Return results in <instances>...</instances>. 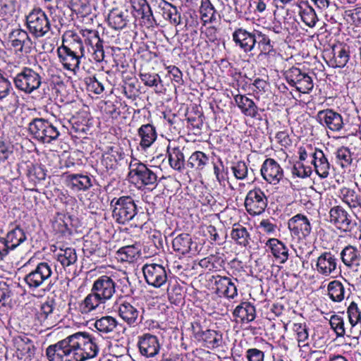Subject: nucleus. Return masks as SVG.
Segmentation results:
<instances>
[{
    "label": "nucleus",
    "mask_w": 361,
    "mask_h": 361,
    "mask_svg": "<svg viewBox=\"0 0 361 361\" xmlns=\"http://www.w3.org/2000/svg\"><path fill=\"white\" fill-rule=\"evenodd\" d=\"M99 351L94 337L78 332L49 346L47 355L49 361H85L95 357Z\"/></svg>",
    "instance_id": "obj_1"
},
{
    "label": "nucleus",
    "mask_w": 361,
    "mask_h": 361,
    "mask_svg": "<svg viewBox=\"0 0 361 361\" xmlns=\"http://www.w3.org/2000/svg\"><path fill=\"white\" fill-rule=\"evenodd\" d=\"M57 53L63 68L75 72L79 69L80 59L85 56V46L81 37L73 31L66 32Z\"/></svg>",
    "instance_id": "obj_2"
},
{
    "label": "nucleus",
    "mask_w": 361,
    "mask_h": 361,
    "mask_svg": "<svg viewBox=\"0 0 361 361\" xmlns=\"http://www.w3.org/2000/svg\"><path fill=\"white\" fill-rule=\"evenodd\" d=\"M112 217L120 224H126L133 220L137 214V205L130 196L114 197L111 201Z\"/></svg>",
    "instance_id": "obj_3"
},
{
    "label": "nucleus",
    "mask_w": 361,
    "mask_h": 361,
    "mask_svg": "<svg viewBox=\"0 0 361 361\" xmlns=\"http://www.w3.org/2000/svg\"><path fill=\"white\" fill-rule=\"evenodd\" d=\"M28 130L33 138L42 143H51L60 133L56 126L44 118H35L30 123Z\"/></svg>",
    "instance_id": "obj_4"
},
{
    "label": "nucleus",
    "mask_w": 361,
    "mask_h": 361,
    "mask_svg": "<svg viewBox=\"0 0 361 361\" xmlns=\"http://www.w3.org/2000/svg\"><path fill=\"white\" fill-rule=\"evenodd\" d=\"M27 240V233L19 225H10L4 238H0V261Z\"/></svg>",
    "instance_id": "obj_5"
},
{
    "label": "nucleus",
    "mask_w": 361,
    "mask_h": 361,
    "mask_svg": "<svg viewBox=\"0 0 361 361\" xmlns=\"http://www.w3.org/2000/svg\"><path fill=\"white\" fill-rule=\"evenodd\" d=\"M27 27L36 38L45 36L51 30L47 15L40 8L32 9L26 16Z\"/></svg>",
    "instance_id": "obj_6"
},
{
    "label": "nucleus",
    "mask_w": 361,
    "mask_h": 361,
    "mask_svg": "<svg viewBox=\"0 0 361 361\" xmlns=\"http://www.w3.org/2000/svg\"><path fill=\"white\" fill-rule=\"evenodd\" d=\"M129 178L145 186L156 187L157 185V172L145 164L134 160L129 165Z\"/></svg>",
    "instance_id": "obj_7"
},
{
    "label": "nucleus",
    "mask_w": 361,
    "mask_h": 361,
    "mask_svg": "<svg viewBox=\"0 0 361 361\" xmlns=\"http://www.w3.org/2000/svg\"><path fill=\"white\" fill-rule=\"evenodd\" d=\"M13 82L18 90L31 94L41 86L42 76L33 69L24 67L14 77Z\"/></svg>",
    "instance_id": "obj_8"
},
{
    "label": "nucleus",
    "mask_w": 361,
    "mask_h": 361,
    "mask_svg": "<svg viewBox=\"0 0 361 361\" xmlns=\"http://www.w3.org/2000/svg\"><path fill=\"white\" fill-rule=\"evenodd\" d=\"M338 259L331 251L322 252L312 263L315 272L324 278H334L338 274Z\"/></svg>",
    "instance_id": "obj_9"
},
{
    "label": "nucleus",
    "mask_w": 361,
    "mask_h": 361,
    "mask_svg": "<svg viewBox=\"0 0 361 361\" xmlns=\"http://www.w3.org/2000/svg\"><path fill=\"white\" fill-rule=\"evenodd\" d=\"M287 82L303 94H307L313 89L314 84L311 76L300 68L292 67L285 73Z\"/></svg>",
    "instance_id": "obj_10"
},
{
    "label": "nucleus",
    "mask_w": 361,
    "mask_h": 361,
    "mask_svg": "<svg viewBox=\"0 0 361 361\" xmlns=\"http://www.w3.org/2000/svg\"><path fill=\"white\" fill-rule=\"evenodd\" d=\"M59 321V314L53 300L42 303L35 314V322L44 329H49L56 326Z\"/></svg>",
    "instance_id": "obj_11"
},
{
    "label": "nucleus",
    "mask_w": 361,
    "mask_h": 361,
    "mask_svg": "<svg viewBox=\"0 0 361 361\" xmlns=\"http://www.w3.org/2000/svg\"><path fill=\"white\" fill-rule=\"evenodd\" d=\"M145 279L148 285L157 288L168 283V272L166 268L159 264H146L142 267Z\"/></svg>",
    "instance_id": "obj_12"
},
{
    "label": "nucleus",
    "mask_w": 361,
    "mask_h": 361,
    "mask_svg": "<svg viewBox=\"0 0 361 361\" xmlns=\"http://www.w3.org/2000/svg\"><path fill=\"white\" fill-rule=\"evenodd\" d=\"M267 204V197L260 188H255L247 193L245 199V207L250 215H260L264 212Z\"/></svg>",
    "instance_id": "obj_13"
},
{
    "label": "nucleus",
    "mask_w": 361,
    "mask_h": 361,
    "mask_svg": "<svg viewBox=\"0 0 361 361\" xmlns=\"http://www.w3.org/2000/svg\"><path fill=\"white\" fill-rule=\"evenodd\" d=\"M87 51L92 54L96 62H101L104 58L102 41L99 37L98 32L93 30H81L80 32Z\"/></svg>",
    "instance_id": "obj_14"
},
{
    "label": "nucleus",
    "mask_w": 361,
    "mask_h": 361,
    "mask_svg": "<svg viewBox=\"0 0 361 361\" xmlns=\"http://www.w3.org/2000/svg\"><path fill=\"white\" fill-rule=\"evenodd\" d=\"M116 274H111L109 276L102 275L94 281L91 289L104 302H106L112 298L116 293Z\"/></svg>",
    "instance_id": "obj_15"
},
{
    "label": "nucleus",
    "mask_w": 361,
    "mask_h": 361,
    "mask_svg": "<svg viewBox=\"0 0 361 361\" xmlns=\"http://www.w3.org/2000/svg\"><path fill=\"white\" fill-rule=\"evenodd\" d=\"M51 274V265L48 262H40L25 276V281L30 288L35 289L48 281Z\"/></svg>",
    "instance_id": "obj_16"
},
{
    "label": "nucleus",
    "mask_w": 361,
    "mask_h": 361,
    "mask_svg": "<svg viewBox=\"0 0 361 361\" xmlns=\"http://www.w3.org/2000/svg\"><path fill=\"white\" fill-rule=\"evenodd\" d=\"M288 227L292 238L298 240L306 239L312 231L310 220L302 214L291 217L288 221Z\"/></svg>",
    "instance_id": "obj_17"
},
{
    "label": "nucleus",
    "mask_w": 361,
    "mask_h": 361,
    "mask_svg": "<svg viewBox=\"0 0 361 361\" xmlns=\"http://www.w3.org/2000/svg\"><path fill=\"white\" fill-rule=\"evenodd\" d=\"M257 30L250 32L243 27L236 28L232 33V39L235 45L243 52H252L256 47Z\"/></svg>",
    "instance_id": "obj_18"
},
{
    "label": "nucleus",
    "mask_w": 361,
    "mask_h": 361,
    "mask_svg": "<svg viewBox=\"0 0 361 361\" xmlns=\"http://www.w3.org/2000/svg\"><path fill=\"white\" fill-rule=\"evenodd\" d=\"M114 307L118 316L130 326H136L142 322L140 310L130 302L118 301Z\"/></svg>",
    "instance_id": "obj_19"
},
{
    "label": "nucleus",
    "mask_w": 361,
    "mask_h": 361,
    "mask_svg": "<svg viewBox=\"0 0 361 361\" xmlns=\"http://www.w3.org/2000/svg\"><path fill=\"white\" fill-rule=\"evenodd\" d=\"M8 41L16 52L30 54L33 49V42L28 33L20 28L13 30L8 34Z\"/></svg>",
    "instance_id": "obj_20"
},
{
    "label": "nucleus",
    "mask_w": 361,
    "mask_h": 361,
    "mask_svg": "<svg viewBox=\"0 0 361 361\" xmlns=\"http://www.w3.org/2000/svg\"><path fill=\"white\" fill-rule=\"evenodd\" d=\"M329 214L331 223L343 232H351L356 226V223L352 220L351 216L341 206L332 207Z\"/></svg>",
    "instance_id": "obj_21"
},
{
    "label": "nucleus",
    "mask_w": 361,
    "mask_h": 361,
    "mask_svg": "<svg viewBox=\"0 0 361 361\" xmlns=\"http://www.w3.org/2000/svg\"><path fill=\"white\" fill-rule=\"evenodd\" d=\"M261 175L264 180L271 185H276L283 178V169L274 159L267 158L263 162Z\"/></svg>",
    "instance_id": "obj_22"
},
{
    "label": "nucleus",
    "mask_w": 361,
    "mask_h": 361,
    "mask_svg": "<svg viewBox=\"0 0 361 361\" xmlns=\"http://www.w3.org/2000/svg\"><path fill=\"white\" fill-rule=\"evenodd\" d=\"M338 197L357 218H361V195L358 191L342 187L338 191Z\"/></svg>",
    "instance_id": "obj_23"
},
{
    "label": "nucleus",
    "mask_w": 361,
    "mask_h": 361,
    "mask_svg": "<svg viewBox=\"0 0 361 361\" xmlns=\"http://www.w3.org/2000/svg\"><path fill=\"white\" fill-rule=\"evenodd\" d=\"M317 120L321 125L334 132L340 131L344 125L341 115L330 109L318 111Z\"/></svg>",
    "instance_id": "obj_24"
},
{
    "label": "nucleus",
    "mask_w": 361,
    "mask_h": 361,
    "mask_svg": "<svg viewBox=\"0 0 361 361\" xmlns=\"http://www.w3.org/2000/svg\"><path fill=\"white\" fill-rule=\"evenodd\" d=\"M137 345L140 354L147 358L155 357L161 348L157 336L151 334H144L139 336Z\"/></svg>",
    "instance_id": "obj_25"
},
{
    "label": "nucleus",
    "mask_w": 361,
    "mask_h": 361,
    "mask_svg": "<svg viewBox=\"0 0 361 361\" xmlns=\"http://www.w3.org/2000/svg\"><path fill=\"white\" fill-rule=\"evenodd\" d=\"M104 302L92 290L91 292L78 304V312L85 317L93 314L96 311H101L104 308Z\"/></svg>",
    "instance_id": "obj_26"
},
{
    "label": "nucleus",
    "mask_w": 361,
    "mask_h": 361,
    "mask_svg": "<svg viewBox=\"0 0 361 361\" xmlns=\"http://www.w3.org/2000/svg\"><path fill=\"white\" fill-rule=\"evenodd\" d=\"M0 104L7 109H14L18 104V96L10 81L0 75Z\"/></svg>",
    "instance_id": "obj_27"
},
{
    "label": "nucleus",
    "mask_w": 361,
    "mask_h": 361,
    "mask_svg": "<svg viewBox=\"0 0 361 361\" xmlns=\"http://www.w3.org/2000/svg\"><path fill=\"white\" fill-rule=\"evenodd\" d=\"M215 281L216 292L228 299H234L238 296L237 283L238 281L235 278L227 276H218Z\"/></svg>",
    "instance_id": "obj_28"
},
{
    "label": "nucleus",
    "mask_w": 361,
    "mask_h": 361,
    "mask_svg": "<svg viewBox=\"0 0 361 361\" xmlns=\"http://www.w3.org/2000/svg\"><path fill=\"white\" fill-rule=\"evenodd\" d=\"M340 256L343 264L349 269L357 271L361 266V252L354 245L345 246L341 250Z\"/></svg>",
    "instance_id": "obj_29"
},
{
    "label": "nucleus",
    "mask_w": 361,
    "mask_h": 361,
    "mask_svg": "<svg viewBox=\"0 0 361 361\" xmlns=\"http://www.w3.org/2000/svg\"><path fill=\"white\" fill-rule=\"evenodd\" d=\"M311 163L314 165L317 174L322 178L329 175L331 165L322 150L314 149L310 154Z\"/></svg>",
    "instance_id": "obj_30"
},
{
    "label": "nucleus",
    "mask_w": 361,
    "mask_h": 361,
    "mask_svg": "<svg viewBox=\"0 0 361 361\" xmlns=\"http://www.w3.org/2000/svg\"><path fill=\"white\" fill-rule=\"evenodd\" d=\"M173 250L181 254L186 255L190 252L195 254L198 252L196 243L192 240V238L189 234L181 233L177 235L172 242Z\"/></svg>",
    "instance_id": "obj_31"
},
{
    "label": "nucleus",
    "mask_w": 361,
    "mask_h": 361,
    "mask_svg": "<svg viewBox=\"0 0 361 361\" xmlns=\"http://www.w3.org/2000/svg\"><path fill=\"white\" fill-rule=\"evenodd\" d=\"M266 247L279 263L284 264L288 259L289 250L288 247L279 239H269L266 243Z\"/></svg>",
    "instance_id": "obj_32"
},
{
    "label": "nucleus",
    "mask_w": 361,
    "mask_h": 361,
    "mask_svg": "<svg viewBox=\"0 0 361 361\" xmlns=\"http://www.w3.org/2000/svg\"><path fill=\"white\" fill-rule=\"evenodd\" d=\"M234 101L243 115L250 118H257L259 115L258 106L246 95L237 94L234 97Z\"/></svg>",
    "instance_id": "obj_33"
},
{
    "label": "nucleus",
    "mask_w": 361,
    "mask_h": 361,
    "mask_svg": "<svg viewBox=\"0 0 361 361\" xmlns=\"http://www.w3.org/2000/svg\"><path fill=\"white\" fill-rule=\"evenodd\" d=\"M233 314L241 323H250L256 317L255 307L250 302H243L235 308Z\"/></svg>",
    "instance_id": "obj_34"
},
{
    "label": "nucleus",
    "mask_w": 361,
    "mask_h": 361,
    "mask_svg": "<svg viewBox=\"0 0 361 361\" xmlns=\"http://www.w3.org/2000/svg\"><path fill=\"white\" fill-rule=\"evenodd\" d=\"M107 21L109 27L114 30H121L124 28L128 22V11L113 8L108 15Z\"/></svg>",
    "instance_id": "obj_35"
},
{
    "label": "nucleus",
    "mask_w": 361,
    "mask_h": 361,
    "mask_svg": "<svg viewBox=\"0 0 361 361\" xmlns=\"http://www.w3.org/2000/svg\"><path fill=\"white\" fill-rule=\"evenodd\" d=\"M137 133L140 138V145L142 149L149 147L157 137L155 127L149 123L142 125L139 128Z\"/></svg>",
    "instance_id": "obj_36"
},
{
    "label": "nucleus",
    "mask_w": 361,
    "mask_h": 361,
    "mask_svg": "<svg viewBox=\"0 0 361 361\" xmlns=\"http://www.w3.org/2000/svg\"><path fill=\"white\" fill-rule=\"evenodd\" d=\"M68 186L75 191L87 190L92 185V179L87 175L68 174L67 176Z\"/></svg>",
    "instance_id": "obj_37"
},
{
    "label": "nucleus",
    "mask_w": 361,
    "mask_h": 361,
    "mask_svg": "<svg viewBox=\"0 0 361 361\" xmlns=\"http://www.w3.org/2000/svg\"><path fill=\"white\" fill-rule=\"evenodd\" d=\"M231 238L236 244L242 247H247L251 240L247 229L239 224H233L231 231Z\"/></svg>",
    "instance_id": "obj_38"
},
{
    "label": "nucleus",
    "mask_w": 361,
    "mask_h": 361,
    "mask_svg": "<svg viewBox=\"0 0 361 361\" xmlns=\"http://www.w3.org/2000/svg\"><path fill=\"white\" fill-rule=\"evenodd\" d=\"M55 257L64 268L74 264L78 259L75 250L72 247L60 248Z\"/></svg>",
    "instance_id": "obj_39"
},
{
    "label": "nucleus",
    "mask_w": 361,
    "mask_h": 361,
    "mask_svg": "<svg viewBox=\"0 0 361 361\" xmlns=\"http://www.w3.org/2000/svg\"><path fill=\"white\" fill-rule=\"evenodd\" d=\"M199 339L204 343V346L208 348H216L221 345L222 336L216 331L206 330L201 334L197 333Z\"/></svg>",
    "instance_id": "obj_40"
},
{
    "label": "nucleus",
    "mask_w": 361,
    "mask_h": 361,
    "mask_svg": "<svg viewBox=\"0 0 361 361\" xmlns=\"http://www.w3.org/2000/svg\"><path fill=\"white\" fill-rule=\"evenodd\" d=\"M256 41L259 50V56L272 55L275 53L274 45L268 35L257 30Z\"/></svg>",
    "instance_id": "obj_41"
},
{
    "label": "nucleus",
    "mask_w": 361,
    "mask_h": 361,
    "mask_svg": "<svg viewBox=\"0 0 361 361\" xmlns=\"http://www.w3.org/2000/svg\"><path fill=\"white\" fill-rule=\"evenodd\" d=\"M328 295L335 302H341L345 299V288L344 285L339 281H332L327 286Z\"/></svg>",
    "instance_id": "obj_42"
},
{
    "label": "nucleus",
    "mask_w": 361,
    "mask_h": 361,
    "mask_svg": "<svg viewBox=\"0 0 361 361\" xmlns=\"http://www.w3.org/2000/svg\"><path fill=\"white\" fill-rule=\"evenodd\" d=\"M118 325L116 319L111 316H104L94 322V327L101 334L113 332Z\"/></svg>",
    "instance_id": "obj_43"
},
{
    "label": "nucleus",
    "mask_w": 361,
    "mask_h": 361,
    "mask_svg": "<svg viewBox=\"0 0 361 361\" xmlns=\"http://www.w3.org/2000/svg\"><path fill=\"white\" fill-rule=\"evenodd\" d=\"M335 66L344 67L350 59L348 48L345 45L339 44L333 47Z\"/></svg>",
    "instance_id": "obj_44"
},
{
    "label": "nucleus",
    "mask_w": 361,
    "mask_h": 361,
    "mask_svg": "<svg viewBox=\"0 0 361 361\" xmlns=\"http://www.w3.org/2000/svg\"><path fill=\"white\" fill-rule=\"evenodd\" d=\"M209 157L201 151L193 152L188 160V165L196 170L201 171L209 163Z\"/></svg>",
    "instance_id": "obj_45"
},
{
    "label": "nucleus",
    "mask_w": 361,
    "mask_h": 361,
    "mask_svg": "<svg viewBox=\"0 0 361 361\" xmlns=\"http://www.w3.org/2000/svg\"><path fill=\"white\" fill-rule=\"evenodd\" d=\"M117 259L123 262H133L139 257V250L134 245L126 246L117 251Z\"/></svg>",
    "instance_id": "obj_46"
},
{
    "label": "nucleus",
    "mask_w": 361,
    "mask_h": 361,
    "mask_svg": "<svg viewBox=\"0 0 361 361\" xmlns=\"http://www.w3.org/2000/svg\"><path fill=\"white\" fill-rule=\"evenodd\" d=\"M169 161L171 166L180 171L184 167V155L181 150L178 147H173L168 150Z\"/></svg>",
    "instance_id": "obj_47"
},
{
    "label": "nucleus",
    "mask_w": 361,
    "mask_h": 361,
    "mask_svg": "<svg viewBox=\"0 0 361 361\" xmlns=\"http://www.w3.org/2000/svg\"><path fill=\"white\" fill-rule=\"evenodd\" d=\"M299 14L301 20L310 27H313L318 20L314 10L308 5H305L304 7L300 6Z\"/></svg>",
    "instance_id": "obj_48"
},
{
    "label": "nucleus",
    "mask_w": 361,
    "mask_h": 361,
    "mask_svg": "<svg viewBox=\"0 0 361 361\" xmlns=\"http://www.w3.org/2000/svg\"><path fill=\"white\" fill-rule=\"evenodd\" d=\"M201 19L204 23H211L216 19L214 7L209 0H202L200 8Z\"/></svg>",
    "instance_id": "obj_49"
},
{
    "label": "nucleus",
    "mask_w": 361,
    "mask_h": 361,
    "mask_svg": "<svg viewBox=\"0 0 361 361\" xmlns=\"http://www.w3.org/2000/svg\"><path fill=\"white\" fill-rule=\"evenodd\" d=\"M69 6L73 11L83 16L89 15L92 11L90 0H69Z\"/></svg>",
    "instance_id": "obj_50"
},
{
    "label": "nucleus",
    "mask_w": 361,
    "mask_h": 361,
    "mask_svg": "<svg viewBox=\"0 0 361 361\" xmlns=\"http://www.w3.org/2000/svg\"><path fill=\"white\" fill-rule=\"evenodd\" d=\"M164 13L170 22L175 25H179L181 22L180 13L178 11L177 7L172 5L171 3L164 1L163 5Z\"/></svg>",
    "instance_id": "obj_51"
},
{
    "label": "nucleus",
    "mask_w": 361,
    "mask_h": 361,
    "mask_svg": "<svg viewBox=\"0 0 361 361\" xmlns=\"http://www.w3.org/2000/svg\"><path fill=\"white\" fill-rule=\"evenodd\" d=\"M336 161L342 168L350 166L353 158L350 150L347 147H341L336 152Z\"/></svg>",
    "instance_id": "obj_52"
},
{
    "label": "nucleus",
    "mask_w": 361,
    "mask_h": 361,
    "mask_svg": "<svg viewBox=\"0 0 361 361\" xmlns=\"http://www.w3.org/2000/svg\"><path fill=\"white\" fill-rule=\"evenodd\" d=\"M347 314L352 330L361 322V310L355 302H352L347 309Z\"/></svg>",
    "instance_id": "obj_53"
},
{
    "label": "nucleus",
    "mask_w": 361,
    "mask_h": 361,
    "mask_svg": "<svg viewBox=\"0 0 361 361\" xmlns=\"http://www.w3.org/2000/svg\"><path fill=\"white\" fill-rule=\"evenodd\" d=\"M293 329L296 334L299 346H305L307 344L306 341L309 338L308 329L306 324L295 323L293 324Z\"/></svg>",
    "instance_id": "obj_54"
},
{
    "label": "nucleus",
    "mask_w": 361,
    "mask_h": 361,
    "mask_svg": "<svg viewBox=\"0 0 361 361\" xmlns=\"http://www.w3.org/2000/svg\"><path fill=\"white\" fill-rule=\"evenodd\" d=\"M1 13L6 17L12 16L18 9L19 0H1Z\"/></svg>",
    "instance_id": "obj_55"
},
{
    "label": "nucleus",
    "mask_w": 361,
    "mask_h": 361,
    "mask_svg": "<svg viewBox=\"0 0 361 361\" xmlns=\"http://www.w3.org/2000/svg\"><path fill=\"white\" fill-rule=\"evenodd\" d=\"M329 323L337 337H343L345 335V323L341 316L337 314L332 315L330 318Z\"/></svg>",
    "instance_id": "obj_56"
},
{
    "label": "nucleus",
    "mask_w": 361,
    "mask_h": 361,
    "mask_svg": "<svg viewBox=\"0 0 361 361\" xmlns=\"http://www.w3.org/2000/svg\"><path fill=\"white\" fill-rule=\"evenodd\" d=\"M113 274H116V279L115 280V282H119L120 286H121V292L126 295L131 294L132 289L127 274L124 271H115Z\"/></svg>",
    "instance_id": "obj_57"
},
{
    "label": "nucleus",
    "mask_w": 361,
    "mask_h": 361,
    "mask_svg": "<svg viewBox=\"0 0 361 361\" xmlns=\"http://www.w3.org/2000/svg\"><path fill=\"white\" fill-rule=\"evenodd\" d=\"M292 173L298 178L309 177L312 173V168L305 166L302 161H298L293 166Z\"/></svg>",
    "instance_id": "obj_58"
},
{
    "label": "nucleus",
    "mask_w": 361,
    "mask_h": 361,
    "mask_svg": "<svg viewBox=\"0 0 361 361\" xmlns=\"http://www.w3.org/2000/svg\"><path fill=\"white\" fill-rule=\"evenodd\" d=\"M231 170L234 176L238 180H244L247 176V166L244 161H240L236 162L232 166Z\"/></svg>",
    "instance_id": "obj_59"
},
{
    "label": "nucleus",
    "mask_w": 361,
    "mask_h": 361,
    "mask_svg": "<svg viewBox=\"0 0 361 361\" xmlns=\"http://www.w3.org/2000/svg\"><path fill=\"white\" fill-rule=\"evenodd\" d=\"M17 350L21 351L22 354L32 353L30 351L34 348L31 341L27 337H18L15 339Z\"/></svg>",
    "instance_id": "obj_60"
},
{
    "label": "nucleus",
    "mask_w": 361,
    "mask_h": 361,
    "mask_svg": "<svg viewBox=\"0 0 361 361\" xmlns=\"http://www.w3.org/2000/svg\"><path fill=\"white\" fill-rule=\"evenodd\" d=\"M140 78L145 85L148 87H157L161 82L160 76L157 73H140Z\"/></svg>",
    "instance_id": "obj_61"
},
{
    "label": "nucleus",
    "mask_w": 361,
    "mask_h": 361,
    "mask_svg": "<svg viewBox=\"0 0 361 361\" xmlns=\"http://www.w3.org/2000/svg\"><path fill=\"white\" fill-rule=\"evenodd\" d=\"M213 169L216 180L221 185H225V183L228 179V173L224 169L223 163L220 161L219 164H214Z\"/></svg>",
    "instance_id": "obj_62"
},
{
    "label": "nucleus",
    "mask_w": 361,
    "mask_h": 361,
    "mask_svg": "<svg viewBox=\"0 0 361 361\" xmlns=\"http://www.w3.org/2000/svg\"><path fill=\"white\" fill-rule=\"evenodd\" d=\"M13 151V146L9 141L0 140V163L8 159Z\"/></svg>",
    "instance_id": "obj_63"
},
{
    "label": "nucleus",
    "mask_w": 361,
    "mask_h": 361,
    "mask_svg": "<svg viewBox=\"0 0 361 361\" xmlns=\"http://www.w3.org/2000/svg\"><path fill=\"white\" fill-rule=\"evenodd\" d=\"M11 291L8 287L0 285V311L9 307L11 302Z\"/></svg>",
    "instance_id": "obj_64"
}]
</instances>
